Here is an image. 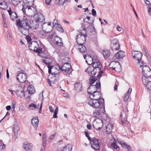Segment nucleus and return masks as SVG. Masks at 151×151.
<instances>
[{"label":"nucleus","instance_id":"obj_1","mask_svg":"<svg viewBox=\"0 0 151 151\" xmlns=\"http://www.w3.org/2000/svg\"><path fill=\"white\" fill-rule=\"evenodd\" d=\"M88 103L91 106L99 109L100 112L104 113L105 111L103 99H101L100 100L91 99L89 101Z\"/></svg>","mask_w":151,"mask_h":151},{"label":"nucleus","instance_id":"obj_2","mask_svg":"<svg viewBox=\"0 0 151 151\" xmlns=\"http://www.w3.org/2000/svg\"><path fill=\"white\" fill-rule=\"evenodd\" d=\"M22 10L24 14L25 13L26 14L29 16L34 15L36 12L35 9L31 5L23 6Z\"/></svg>","mask_w":151,"mask_h":151},{"label":"nucleus","instance_id":"obj_3","mask_svg":"<svg viewBox=\"0 0 151 151\" xmlns=\"http://www.w3.org/2000/svg\"><path fill=\"white\" fill-rule=\"evenodd\" d=\"M87 35L86 32V29L83 28L82 32L78 35L76 37V40L77 43L78 45H83L86 41V37Z\"/></svg>","mask_w":151,"mask_h":151},{"label":"nucleus","instance_id":"obj_4","mask_svg":"<svg viewBox=\"0 0 151 151\" xmlns=\"http://www.w3.org/2000/svg\"><path fill=\"white\" fill-rule=\"evenodd\" d=\"M142 81L148 79V78L151 77V70L150 68L147 65L143 66L142 68Z\"/></svg>","mask_w":151,"mask_h":151},{"label":"nucleus","instance_id":"obj_5","mask_svg":"<svg viewBox=\"0 0 151 151\" xmlns=\"http://www.w3.org/2000/svg\"><path fill=\"white\" fill-rule=\"evenodd\" d=\"M48 73L50 74L52 72V75L54 77H57L58 74L59 73V70H61V68L58 66H49Z\"/></svg>","mask_w":151,"mask_h":151},{"label":"nucleus","instance_id":"obj_6","mask_svg":"<svg viewBox=\"0 0 151 151\" xmlns=\"http://www.w3.org/2000/svg\"><path fill=\"white\" fill-rule=\"evenodd\" d=\"M30 19L29 17L24 16L21 22H20L19 19L16 22V24L17 26L25 27L27 26H29V22H30Z\"/></svg>","mask_w":151,"mask_h":151},{"label":"nucleus","instance_id":"obj_7","mask_svg":"<svg viewBox=\"0 0 151 151\" xmlns=\"http://www.w3.org/2000/svg\"><path fill=\"white\" fill-rule=\"evenodd\" d=\"M29 48L36 52L42 51V48H40L38 43L36 41H32L29 45Z\"/></svg>","mask_w":151,"mask_h":151},{"label":"nucleus","instance_id":"obj_8","mask_svg":"<svg viewBox=\"0 0 151 151\" xmlns=\"http://www.w3.org/2000/svg\"><path fill=\"white\" fill-rule=\"evenodd\" d=\"M93 124L94 128L95 129L99 130L103 127V124L102 120L97 119L93 122Z\"/></svg>","mask_w":151,"mask_h":151},{"label":"nucleus","instance_id":"obj_9","mask_svg":"<svg viewBox=\"0 0 151 151\" xmlns=\"http://www.w3.org/2000/svg\"><path fill=\"white\" fill-rule=\"evenodd\" d=\"M27 91H26L24 93V96L26 99H29L31 98L30 96H27V94H33L35 92V90L34 87L32 85L29 86L27 88Z\"/></svg>","mask_w":151,"mask_h":151},{"label":"nucleus","instance_id":"obj_10","mask_svg":"<svg viewBox=\"0 0 151 151\" xmlns=\"http://www.w3.org/2000/svg\"><path fill=\"white\" fill-rule=\"evenodd\" d=\"M17 79L21 83H24L27 80V76L26 74L23 73H21L17 76Z\"/></svg>","mask_w":151,"mask_h":151},{"label":"nucleus","instance_id":"obj_11","mask_svg":"<svg viewBox=\"0 0 151 151\" xmlns=\"http://www.w3.org/2000/svg\"><path fill=\"white\" fill-rule=\"evenodd\" d=\"M42 28L45 32H49L52 28L51 24L50 22H45L42 25Z\"/></svg>","mask_w":151,"mask_h":151},{"label":"nucleus","instance_id":"obj_12","mask_svg":"<svg viewBox=\"0 0 151 151\" xmlns=\"http://www.w3.org/2000/svg\"><path fill=\"white\" fill-rule=\"evenodd\" d=\"M132 56L133 58L137 60H140L142 58V52L139 51H132Z\"/></svg>","mask_w":151,"mask_h":151},{"label":"nucleus","instance_id":"obj_13","mask_svg":"<svg viewBox=\"0 0 151 151\" xmlns=\"http://www.w3.org/2000/svg\"><path fill=\"white\" fill-rule=\"evenodd\" d=\"M71 68L70 65L68 63H66L62 66L61 68V70L64 73L67 74L71 70Z\"/></svg>","mask_w":151,"mask_h":151},{"label":"nucleus","instance_id":"obj_14","mask_svg":"<svg viewBox=\"0 0 151 151\" xmlns=\"http://www.w3.org/2000/svg\"><path fill=\"white\" fill-rule=\"evenodd\" d=\"M92 147L95 150H98L99 148V145L98 140L93 139L90 141Z\"/></svg>","mask_w":151,"mask_h":151},{"label":"nucleus","instance_id":"obj_15","mask_svg":"<svg viewBox=\"0 0 151 151\" xmlns=\"http://www.w3.org/2000/svg\"><path fill=\"white\" fill-rule=\"evenodd\" d=\"M101 93L96 91L91 94L89 97L91 99L100 100L102 99L101 98Z\"/></svg>","mask_w":151,"mask_h":151},{"label":"nucleus","instance_id":"obj_16","mask_svg":"<svg viewBox=\"0 0 151 151\" xmlns=\"http://www.w3.org/2000/svg\"><path fill=\"white\" fill-rule=\"evenodd\" d=\"M109 66L111 68H112V70L116 71L118 68L120 67V64L118 62L113 61L110 63Z\"/></svg>","mask_w":151,"mask_h":151},{"label":"nucleus","instance_id":"obj_17","mask_svg":"<svg viewBox=\"0 0 151 151\" xmlns=\"http://www.w3.org/2000/svg\"><path fill=\"white\" fill-rule=\"evenodd\" d=\"M8 12L10 16V18L12 20H16V21H18V18L16 14L14 12H12L11 8L8 10Z\"/></svg>","mask_w":151,"mask_h":151},{"label":"nucleus","instance_id":"obj_18","mask_svg":"<svg viewBox=\"0 0 151 151\" xmlns=\"http://www.w3.org/2000/svg\"><path fill=\"white\" fill-rule=\"evenodd\" d=\"M35 19L38 22H42L44 21L45 17L43 15L40 13H38L37 14H35Z\"/></svg>","mask_w":151,"mask_h":151},{"label":"nucleus","instance_id":"obj_19","mask_svg":"<svg viewBox=\"0 0 151 151\" xmlns=\"http://www.w3.org/2000/svg\"><path fill=\"white\" fill-rule=\"evenodd\" d=\"M92 64L93 68L96 69V71H97V72H99L102 67L99 61L94 62Z\"/></svg>","mask_w":151,"mask_h":151},{"label":"nucleus","instance_id":"obj_20","mask_svg":"<svg viewBox=\"0 0 151 151\" xmlns=\"http://www.w3.org/2000/svg\"><path fill=\"white\" fill-rule=\"evenodd\" d=\"M20 28L19 30H21L22 33L24 35H26L28 33V30L30 29L29 26H27L25 27H19Z\"/></svg>","mask_w":151,"mask_h":151},{"label":"nucleus","instance_id":"obj_21","mask_svg":"<svg viewBox=\"0 0 151 151\" xmlns=\"http://www.w3.org/2000/svg\"><path fill=\"white\" fill-rule=\"evenodd\" d=\"M39 26V22L35 19L33 20L30 21L29 26L30 28H32L33 29H36Z\"/></svg>","mask_w":151,"mask_h":151},{"label":"nucleus","instance_id":"obj_22","mask_svg":"<svg viewBox=\"0 0 151 151\" xmlns=\"http://www.w3.org/2000/svg\"><path fill=\"white\" fill-rule=\"evenodd\" d=\"M83 57L86 60V62L88 64L91 65L93 64V59L91 56L88 55H83Z\"/></svg>","mask_w":151,"mask_h":151},{"label":"nucleus","instance_id":"obj_23","mask_svg":"<svg viewBox=\"0 0 151 151\" xmlns=\"http://www.w3.org/2000/svg\"><path fill=\"white\" fill-rule=\"evenodd\" d=\"M8 1L7 0H1L0 2V8L6 9L8 7Z\"/></svg>","mask_w":151,"mask_h":151},{"label":"nucleus","instance_id":"obj_24","mask_svg":"<svg viewBox=\"0 0 151 151\" xmlns=\"http://www.w3.org/2000/svg\"><path fill=\"white\" fill-rule=\"evenodd\" d=\"M144 85L147 88L151 91V81H149L148 79L144 80L142 81Z\"/></svg>","mask_w":151,"mask_h":151},{"label":"nucleus","instance_id":"obj_25","mask_svg":"<svg viewBox=\"0 0 151 151\" xmlns=\"http://www.w3.org/2000/svg\"><path fill=\"white\" fill-rule=\"evenodd\" d=\"M39 120L37 117L33 118L31 120V123L36 129H37L39 124Z\"/></svg>","mask_w":151,"mask_h":151},{"label":"nucleus","instance_id":"obj_26","mask_svg":"<svg viewBox=\"0 0 151 151\" xmlns=\"http://www.w3.org/2000/svg\"><path fill=\"white\" fill-rule=\"evenodd\" d=\"M54 41H55V43L56 45L59 46L63 45V43L62 39L58 36H56L55 37Z\"/></svg>","mask_w":151,"mask_h":151},{"label":"nucleus","instance_id":"obj_27","mask_svg":"<svg viewBox=\"0 0 151 151\" xmlns=\"http://www.w3.org/2000/svg\"><path fill=\"white\" fill-rule=\"evenodd\" d=\"M97 90L95 86V85H91L89 87L88 89V92L90 95L92 94V93H94L96 92Z\"/></svg>","mask_w":151,"mask_h":151},{"label":"nucleus","instance_id":"obj_28","mask_svg":"<svg viewBox=\"0 0 151 151\" xmlns=\"http://www.w3.org/2000/svg\"><path fill=\"white\" fill-rule=\"evenodd\" d=\"M101 52L105 59L109 58L110 55V52L109 50H102Z\"/></svg>","mask_w":151,"mask_h":151},{"label":"nucleus","instance_id":"obj_29","mask_svg":"<svg viewBox=\"0 0 151 151\" xmlns=\"http://www.w3.org/2000/svg\"><path fill=\"white\" fill-rule=\"evenodd\" d=\"M115 57L118 59L123 58L125 56L124 51H119L115 55Z\"/></svg>","mask_w":151,"mask_h":151},{"label":"nucleus","instance_id":"obj_30","mask_svg":"<svg viewBox=\"0 0 151 151\" xmlns=\"http://www.w3.org/2000/svg\"><path fill=\"white\" fill-rule=\"evenodd\" d=\"M119 142L125 149L128 151H131L132 147L130 146L127 145L125 142L123 141H119Z\"/></svg>","mask_w":151,"mask_h":151},{"label":"nucleus","instance_id":"obj_31","mask_svg":"<svg viewBox=\"0 0 151 151\" xmlns=\"http://www.w3.org/2000/svg\"><path fill=\"white\" fill-rule=\"evenodd\" d=\"M24 3V4L22 6H25L29 5H32L33 4L34 0H23Z\"/></svg>","mask_w":151,"mask_h":151},{"label":"nucleus","instance_id":"obj_32","mask_svg":"<svg viewBox=\"0 0 151 151\" xmlns=\"http://www.w3.org/2000/svg\"><path fill=\"white\" fill-rule=\"evenodd\" d=\"M114 125L112 124H108L106 127V131L108 134L110 133L112 131Z\"/></svg>","mask_w":151,"mask_h":151},{"label":"nucleus","instance_id":"obj_33","mask_svg":"<svg viewBox=\"0 0 151 151\" xmlns=\"http://www.w3.org/2000/svg\"><path fill=\"white\" fill-rule=\"evenodd\" d=\"M132 91V89L131 88H129L127 92V93L125 94L124 96V101H127L129 99V95L130 94Z\"/></svg>","mask_w":151,"mask_h":151},{"label":"nucleus","instance_id":"obj_34","mask_svg":"<svg viewBox=\"0 0 151 151\" xmlns=\"http://www.w3.org/2000/svg\"><path fill=\"white\" fill-rule=\"evenodd\" d=\"M75 89L78 92L82 91V85L80 83H76L74 85Z\"/></svg>","mask_w":151,"mask_h":151},{"label":"nucleus","instance_id":"obj_35","mask_svg":"<svg viewBox=\"0 0 151 151\" xmlns=\"http://www.w3.org/2000/svg\"><path fill=\"white\" fill-rule=\"evenodd\" d=\"M23 147L26 150H29L32 148V146L30 143H25L23 144Z\"/></svg>","mask_w":151,"mask_h":151},{"label":"nucleus","instance_id":"obj_36","mask_svg":"<svg viewBox=\"0 0 151 151\" xmlns=\"http://www.w3.org/2000/svg\"><path fill=\"white\" fill-rule=\"evenodd\" d=\"M72 146L70 144H68L65 145L62 150V151H71Z\"/></svg>","mask_w":151,"mask_h":151},{"label":"nucleus","instance_id":"obj_37","mask_svg":"<svg viewBox=\"0 0 151 151\" xmlns=\"http://www.w3.org/2000/svg\"><path fill=\"white\" fill-rule=\"evenodd\" d=\"M43 61L44 62L46 65H48V67L49 66H52L50 65V64L52 63V61L51 59L48 58H46L44 59H43Z\"/></svg>","mask_w":151,"mask_h":151},{"label":"nucleus","instance_id":"obj_38","mask_svg":"<svg viewBox=\"0 0 151 151\" xmlns=\"http://www.w3.org/2000/svg\"><path fill=\"white\" fill-rule=\"evenodd\" d=\"M39 104H32L29 105V107L30 109L34 110L37 108H38L39 107Z\"/></svg>","mask_w":151,"mask_h":151},{"label":"nucleus","instance_id":"obj_39","mask_svg":"<svg viewBox=\"0 0 151 151\" xmlns=\"http://www.w3.org/2000/svg\"><path fill=\"white\" fill-rule=\"evenodd\" d=\"M111 47L113 50H118L120 48L119 44H118L116 45L112 44L111 45Z\"/></svg>","mask_w":151,"mask_h":151},{"label":"nucleus","instance_id":"obj_40","mask_svg":"<svg viewBox=\"0 0 151 151\" xmlns=\"http://www.w3.org/2000/svg\"><path fill=\"white\" fill-rule=\"evenodd\" d=\"M91 17L88 16H87L86 18H85L83 20L84 22L89 24H91L93 21L91 19Z\"/></svg>","mask_w":151,"mask_h":151},{"label":"nucleus","instance_id":"obj_41","mask_svg":"<svg viewBox=\"0 0 151 151\" xmlns=\"http://www.w3.org/2000/svg\"><path fill=\"white\" fill-rule=\"evenodd\" d=\"M79 49L80 51L82 53L85 52L86 50V47L83 45H79Z\"/></svg>","mask_w":151,"mask_h":151},{"label":"nucleus","instance_id":"obj_42","mask_svg":"<svg viewBox=\"0 0 151 151\" xmlns=\"http://www.w3.org/2000/svg\"><path fill=\"white\" fill-rule=\"evenodd\" d=\"M13 129L14 134L16 137H17L18 135V131L19 129V127L16 125L14 126Z\"/></svg>","mask_w":151,"mask_h":151},{"label":"nucleus","instance_id":"obj_43","mask_svg":"<svg viewBox=\"0 0 151 151\" xmlns=\"http://www.w3.org/2000/svg\"><path fill=\"white\" fill-rule=\"evenodd\" d=\"M45 31H41L38 33V35L40 37H43L45 36L46 33L45 32Z\"/></svg>","mask_w":151,"mask_h":151},{"label":"nucleus","instance_id":"obj_44","mask_svg":"<svg viewBox=\"0 0 151 151\" xmlns=\"http://www.w3.org/2000/svg\"><path fill=\"white\" fill-rule=\"evenodd\" d=\"M100 115V113L99 112V111L97 110L93 112V116L94 117H99Z\"/></svg>","mask_w":151,"mask_h":151},{"label":"nucleus","instance_id":"obj_45","mask_svg":"<svg viewBox=\"0 0 151 151\" xmlns=\"http://www.w3.org/2000/svg\"><path fill=\"white\" fill-rule=\"evenodd\" d=\"M42 51H40V52H37L38 53V55L42 58H45L46 57V54L42 52Z\"/></svg>","mask_w":151,"mask_h":151},{"label":"nucleus","instance_id":"obj_46","mask_svg":"<svg viewBox=\"0 0 151 151\" xmlns=\"http://www.w3.org/2000/svg\"><path fill=\"white\" fill-rule=\"evenodd\" d=\"M111 147L112 148L114 149H117L119 148V147L116 145V143L113 142L111 143Z\"/></svg>","mask_w":151,"mask_h":151},{"label":"nucleus","instance_id":"obj_47","mask_svg":"<svg viewBox=\"0 0 151 151\" xmlns=\"http://www.w3.org/2000/svg\"><path fill=\"white\" fill-rule=\"evenodd\" d=\"M96 78L91 77L90 79L89 84L92 85L96 81Z\"/></svg>","mask_w":151,"mask_h":151},{"label":"nucleus","instance_id":"obj_48","mask_svg":"<svg viewBox=\"0 0 151 151\" xmlns=\"http://www.w3.org/2000/svg\"><path fill=\"white\" fill-rule=\"evenodd\" d=\"M118 44H119V42L116 39H114L112 40L111 41V45H112V44L116 45Z\"/></svg>","mask_w":151,"mask_h":151},{"label":"nucleus","instance_id":"obj_49","mask_svg":"<svg viewBox=\"0 0 151 151\" xmlns=\"http://www.w3.org/2000/svg\"><path fill=\"white\" fill-rule=\"evenodd\" d=\"M22 0H12V2L13 5H16L19 3Z\"/></svg>","mask_w":151,"mask_h":151},{"label":"nucleus","instance_id":"obj_50","mask_svg":"<svg viewBox=\"0 0 151 151\" xmlns=\"http://www.w3.org/2000/svg\"><path fill=\"white\" fill-rule=\"evenodd\" d=\"M143 63L140 60H137V65L139 67V68H141L143 66Z\"/></svg>","mask_w":151,"mask_h":151},{"label":"nucleus","instance_id":"obj_51","mask_svg":"<svg viewBox=\"0 0 151 151\" xmlns=\"http://www.w3.org/2000/svg\"><path fill=\"white\" fill-rule=\"evenodd\" d=\"M93 68L92 67H89L85 70L86 72L88 73V74L90 73Z\"/></svg>","mask_w":151,"mask_h":151},{"label":"nucleus","instance_id":"obj_52","mask_svg":"<svg viewBox=\"0 0 151 151\" xmlns=\"http://www.w3.org/2000/svg\"><path fill=\"white\" fill-rule=\"evenodd\" d=\"M16 93L18 96H21L22 95H24V93H23L22 91H20L19 90H17L16 91Z\"/></svg>","mask_w":151,"mask_h":151},{"label":"nucleus","instance_id":"obj_53","mask_svg":"<svg viewBox=\"0 0 151 151\" xmlns=\"http://www.w3.org/2000/svg\"><path fill=\"white\" fill-rule=\"evenodd\" d=\"M56 27H57V30L61 32H63V29L60 25H58V26H56Z\"/></svg>","mask_w":151,"mask_h":151},{"label":"nucleus","instance_id":"obj_54","mask_svg":"<svg viewBox=\"0 0 151 151\" xmlns=\"http://www.w3.org/2000/svg\"><path fill=\"white\" fill-rule=\"evenodd\" d=\"M93 69L92 70L91 73L92 76H93L95 75L96 73H97V71H96V69L93 68Z\"/></svg>","mask_w":151,"mask_h":151},{"label":"nucleus","instance_id":"obj_55","mask_svg":"<svg viewBox=\"0 0 151 151\" xmlns=\"http://www.w3.org/2000/svg\"><path fill=\"white\" fill-rule=\"evenodd\" d=\"M46 136L45 135H42V143L46 144Z\"/></svg>","mask_w":151,"mask_h":151},{"label":"nucleus","instance_id":"obj_56","mask_svg":"<svg viewBox=\"0 0 151 151\" xmlns=\"http://www.w3.org/2000/svg\"><path fill=\"white\" fill-rule=\"evenodd\" d=\"M8 90L11 92L12 96L14 95V92L15 91V89L14 88H10L8 89Z\"/></svg>","mask_w":151,"mask_h":151},{"label":"nucleus","instance_id":"obj_57","mask_svg":"<svg viewBox=\"0 0 151 151\" xmlns=\"http://www.w3.org/2000/svg\"><path fill=\"white\" fill-rule=\"evenodd\" d=\"M46 144L42 143V146L40 151H45V149Z\"/></svg>","mask_w":151,"mask_h":151},{"label":"nucleus","instance_id":"obj_58","mask_svg":"<svg viewBox=\"0 0 151 151\" xmlns=\"http://www.w3.org/2000/svg\"><path fill=\"white\" fill-rule=\"evenodd\" d=\"M68 0H58V4L59 5L63 4L65 2Z\"/></svg>","mask_w":151,"mask_h":151},{"label":"nucleus","instance_id":"obj_59","mask_svg":"<svg viewBox=\"0 0 151 151\" xmlns=\"http://www.w3.org/2000/svg\"><path fill=\"white\" fill-rule=\"evenodd\" d=\"M6 35H7V39L9 40H11L12 39V37H11L8 31H6Z\"/></svg>","mask_w":151,"mask_h":151},{"label":"nucleus","instance_id":"obj_60","mask_svg":"<svg viewBox=\"0 0 151 151\" xmlns=\"http://www.w3.org/2000/svg\"><path fill=\"white\" fill-rule=\"evenodd\" d=\"M122 114H121L120 115V117L121 118V122L122 124H124V122L126 121V119L123 117H122Z\"/></svg>","mask_w":151,"mask_h":151},{"label":"nucleus","instance_id":"obj_61","mask_svg":"<svg viewBox=\"0 0 151 151\" xmlns=\"http://www.w3.org/2000/svg\"><path fill=\"white\" fill-rule=\"evenodd\" d=\"M95 86L96 88V89L99 88L100 87V83L98 82H96V84Z\"/></svg>","mask_w":151,"mask_h":151},{"label":"nucleus","instance_id":"obj_62","mask_svg":"<svg viewBox=\"0 0 151 151\" xmlns=\"http://www.w3.org/2000/svg\"><path fill=\"white\" fill-rule=\"evenodd\" d=\"M119 84L118 81H116L115 83V86L114 87V90H116L117 89L118 86H119Z\"/></svg>","mask_w":151,"mask_h":151},{"label":"nucleus","instance_id":"obj_63","mask_svg":"<svg viewBox=\"0 0 151 151\" xmlns=\"http://www.w3.org/2000/svg\"><path fill=\"white\" fill-rule=\"evenodd\" d=\"M15 104H16L15 102L14 101H13L12 102V109H13L14 110V109L15 106Z\"/></svg>","mask_w":151,"mask_h":151},{"label":"nucleus","instance_id":"obj_64","mask_svg":"<svg viewBox=\"0 0 151 151\" xmlns=\"http://www.w3.org/2000/svg\"><path fill=\"white\" fill-rule=\"evenodd\" d=\"M146 4L150 5L151 4V0H145Z\"/></svg>","mask_w":151,"mask_h":151}]
</instances>
